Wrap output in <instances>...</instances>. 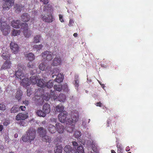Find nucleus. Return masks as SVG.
Returning a JSON list of instances; mask_svg holds the SVG:
<instances>
[{
	"instance_id": "obj_60",
	"label": "nucleus",
	"mask_w": 153,
	"mask_h": 153,
	"mask_svg": "<svg viewBox=\"0 0 153 153\" xmlns=\"http://www.w3.org/2000/svg\"><path fill=\"white\" fill-rule=\"evenodd\" d=\"M29 90H27V95L28 96H30L31 95V93L30 92H28Z\"/></svg>"
},
{
	"instance_id": "obj_22",
	"label": "nucleus",
	"mask_w": 153,
	"mask_h": 153,
	"mask_svg": "<svg viewBox=\"0 0 153 153\" xmlns=\"http://www.w3.org/2000/svg\"><path fill=\"white\" fill-rule=\"evenodd\" d=\"M37 131L40 136L42 137L46 135L47 133L46 131L43 127H39Z\"/></svg>"
},
{
	"instance_id": "obj_25",
	"label": "nucleus",
	"mask_w": 153,
	"mask_h": 153,
	"mask_svg": "<svg viewBox=\"0 0 153 153\" xmlns=\"http://www.w3.org/2000/svg\"><path fill=\"white\" fill-rule=\"evenodd\" d=\"M22 95V91L18 89L16 94L15 97L17 100L19 101L21 100Z\"/></svg>"
},
{
	"instance_id": "obj_56",
	"label": "nucleus",
	"mask_w": 153,
	"mask_h": 153,
	"mask_svg": "<svg viewBox=\"0 0 153 153\" xmlns=\"http://www.w3.org/2000/svg\"><path fill=\"white\" fill-rule=\"evenodd\" d=\"M23 103L25 105H27L29 103L28 101L25 100L23 101Z\"/></svg>"
},
{
	"instance_id": "obj_64",
	"label": "nucleus",
	"mask_w": 153,
	"mask_h": 153,
	"mask_svg": "<svg viewBox=\"0 0 153 153\" xmlns=\"http://www.w3.org/2000/svg\"><path fill=\"white\" fill-rule=\"evenodd\" d=\"M111 153H116L115 151L113 150H111Z\"/></svg>"
},
{
	"instance_id": "obj_50",
	"label": "nucleus",
	"mask_w": 153,
	"mask_h": 153,
	"mask_svg": "<svg viewBox=\"0 0 153 153\" xmlns=\"http://www.w3.org/2000/svg\"><path fill=\"white\" fill-rule=\"evenodd\" d=\"M27 66L30 68H34V66L32 62L30 61L27 64Z\"/></svg>"
},
{
	"instance_id": "obj_39",
	"label": "nucleus",
	"mask_w": 153,
	"mask_h": 153,
	"mask_svg": "<svg viewBox=\"0 0 153 153\" xmlns=\"http://www.w3.org/2000/svg\"><path fill=\"white\" fill-rule=\"evenodd\" d=\"M2 56L3 59L4 60H10V55L9 54L6 53H3L2 54Z\"/></svg>"
},
{
	"instance_id": "obj_14",
	"label": "nucleus",
	"mask_w": 153,
	"mask_h": 153,
	"mask_svg": "<svg viewBox=\"0 0 153 153\" xmlns=\"http://www.w3.org/2000/svg\"><path fill=\"white\" fill-rule=\"evenodd\" d=\"M25 5L21 4H16L14 6V9L16 13H19L21 12L22 9L25 7Z\"/></svg>"
},
{
	"instance_id": "obj_30",
	"label": "nucleus",
	"mask_w": 153,
	"mask_h": 153,
	"mask_svg": "<svg viewBox=\"0 0 153 153\" xmlns=\"http://www.w3.org/2000/svg\"><path fill=\"white\" fill-rule=\"evenodd\" d=\"M38 80V78L36 76H32L30 77L31 83L33 84H35L37 83V81Z\"/></svg>"
},
{
	"instance_id": "obj_59",
	"label": "nucleus",
	"mask_w": 153,
	"mask_h": 153,
	"mask_svg": "<svg viewBox=\"0 0 153 153\" xmlns=\"http://www.w3.org/2000/svg\"><path fill=\"white\" fill-rule=\"evenodd\" d=\"M4 129L3 126L2 125H0V131H2Z\"/></svg>"
},
{
	"instance_id": "obj_47",
	"label": "nucleus",
	"mask_w": 153,
	"mask_h": 153,
	"mask_svg": "<svg viewBox=\"0 0 153 153\" xmlns=\"http://www.w3.org/2000/svg\"><path fill=\"white\" fill-rule=\"evenodd\" d=\"M117 147L118 149L117 153H122L123 151V148L120 145L117 144Z\"/></svg>"
},
{
	"instance_id": "obj_49",
	"label": "nucleus",
	"mask_w": 153,
	"mask_h": 153,
	"mask_svg": "<svg viewBox=\"0 0 153 153\" xmlns=\"http://www.w3.org/2000/svg\"><path fill=\"white\" fill-rule=\"evenodd\" d=\"M74 136L75 138H78L81 136L80 132L76 131L74 133Z\"/></svg>"
},
{
	"instance_id": "obj_43",
	"label": "nucleus",
	"mask_w": 153,
	"mask_h": 153,
	"mask_svg": "<svg viewBox=\"0 0 153 153\" xmlns=\"http://www.w3.org/2000/svg\"><path fill=\"white\" fill-rule=\"evenodd\" d=\"M52 8L51 5L49 4H48L47 5H45L43 7V11H45L51 10Z\"/></svg>"
},
{
	"instance_id": "obj_2",
	"label": "nucleus",
	"mask_w": 153,
	"mask_h": 153,
	"mask_svg": "<svg viewBox=\"0 0 153 153\" xmlns=\"http://www.w3.org/2000/svg\"><path fill=\"white\" fill-rule=\"evenodd\" d=\"M36 131L32 127H30L27 132L26 134L22 136V140L24 142L27 141L31 142L35 137Z\"/></svg>"
},
{
	"instance_id": "obj_35",
	"label": "nucleus",
	"mask_w": 153,
	"mask_h": 153,
	"mask_svg": "<svg viewBox=\"0 0 153 153\" xmlns=\"http://www.w3.org/2000/svg\"><path fill=\"white\" fill-rule=\"evenodd\" d=\"M58 100L60 102H64L66 99L65 96L63 94H61L58 96Z\"/></svg>"
},
{
	"instance_id": "obj_4",
	"label": "nucleus",
	"mask_w": 153,
	"mask_h": 153,
	"mask_svg": "<svg viewBox=\"0 0 153 153\" xmlns=\"http://www.w3.org/2000/svg\"><path fill=\"white\" fill-rule=\"evenodd\" d=\"M17 67L18 70L17 71H16L15 75L18 78L21 79L25 76L24 74L23 73L22 70H25L26 68L24 65L21 64V63H19Z\"/></svg>"
},
{
	"instance_id": "obj_41",
	"label": "nucleus",
	"mask_w": 153,
	"mask_h": 153,
	"mask_svg": "<svg viewBox=\"0 0 153 153\" xmlns=\"http://www.w3.org/2000/svg\"><path fill=\"white\" fill-rule=\"evenodd\" d=\"M41 38L40 35L36 36L34 38V42L36 43L40 42Z\"/></svg>"
},
{
	"instance_id": "obj_13",
	"label": "nucleus",
	"mask_w": 153,
	"mask_h": 153,
	"mask_svg": "<svg viewBox=\"0 0 153 153\" xmlns=\"http://www.w3.org/2000/svg\"><path fill=\"white\" fill-rule=\"evenodd\" d=\"M51 95L46 93L44 96L43 99L45 100L48 101L50 98H52L53 100H55L57 98L56 94L54 93V91H53L51 93Z\"/></svg>"
},
{
	"instance_id": "obj_33",
	"label": "nucleus",
	"mask_w": 153,
	"mask_h": 153,
	"mask_svg": "<svg viewBox=\"0 0 153 153\" xmlns=\"http://www.w3.org/2000/svg\"><path fill=\"white\" fill-rule=\"evenodd\" d=\"M42 140L43 141L49 143L51 142V138L46 135V134L42 137Z\"/></svg>"
},
{
	"instance_id": "obj_36",
	"label": "nucleus",
	"mask_w": 153,
	"mask_h": 153,
	"mask_svg": "<svg viewBox=\"0 0 153 153\" xmlns=\"http://www.w3.org/2000/svg\"><path fill=\"white\" fill-rule=\"evenodd\" d=\"M53 82L54 81L53 80H49L47 83H46V87L48 88H51L53 85Z\"/></svg>"
},
{
	"instance_id": "obj_3",
	"label": "nucleus",
	"mask_w": 153,
	"mask_h": 153,
	"mask_svg": "<svg viewBox=\"0 0 153 153\" xmlns=\"http://www.w3.org/2000/svg\"><path fill=\"white\" fill-rule=\"evenodd\" d=\"M28 117L27 114H24L22 113H19L16 116L15 119L17 120H20L19 124L20 125L25 126L26 125L25 120Z\"/></svg>"
},
{
	"instance_id": "obj_27",
	"label": "nucleus",
	"mask_w": 153,
	"mask_h": 153,
	"mask_svg": "<svg viewBox=\"0 0 153 153\" xmlns=\"http://www.w3.org/2000/svg\"><path fill=\"white\" fill-rule=\"evenodd\" d=\"M48 130L51 133H54L56 131V127L53 125L49 124L48 127Z\"/></svg>"
},
{
	"instance_id": "obj_53",
	"label": "nucleus",
	"mask_w": 153,
	"mask_h": 153,
	"mask_svg": "<svg viewBox=\"0 0 153 153\" xmlns=\"http://www.w3.org/2000/svg\"><path fill=\"white\" fill-rule=\"evenodd\" d=\"M74 22L72 19H70L69 22V26H72L73 25Z\"/></svg>"
},
{
	"instance_id": "obj_16",
	"label": "nucleus",
	"mask_w": 153,
	"mask_h": 153,
	"mask_svg": "<svg viewBox=\"0 0 153 153\" xmlns=\"http://www.w3.org/2000/svg\"><path fill=\"white\" fill-rule=\"evenodd\" d=\"M30 19V16L27 13H23L20 16V19L23 22H27Z\"/></svg>"
},
{
	"instance_id": "obj_38",
	"label": "nucleus",
	"mask_w": 153,
	"mask_h": 153,
	"mask_svg": "<svg viewBox=\"0 0 153 153\" xmlns=\"http://www.w3.org/2000/svg\"><path fill=\"white\" fill-rule=\"evenodd\" d=\"M91 148L92 150L95 152H97V146L96 145L95 143L94 142H92L91 143Z\"/></svg>"
},
{
	"instance_id": "obj_8",
	"label": "nucleus",
	"mask_w": 153,
	"mask_h": 153,
	"mask_svg": "<svg viewBox=\"0 0 153 153\" xmlns=\"http://www.w3.org/2000/svg\"><path fill=\"white\" fill-rule=\"evenodd\" d=\"M42 56L43 59L48 61H51L54 57V54L53 53L50 51H46L42 53Z\"/></svg>"
},
{
	"instance_id": "obj_1",
	"label": "nucleus",
	"mask_w": 153,
	"mask_h": 153,
	"mask_svg": "<svg viewBox=\"0 0 153 153\" xmlns=\"http://www.w3.org/2000/svg\"><path fill=\"white\" fill-rule=\"evenodd\" d=\"M71 117L68 119L66 126V130L68 132L71 133L74 129V124L78 120L79 114L78 111H73L70 114Z\"/></svg>"
},
{
	"instance_id": "obj_19",
	"label": "nucleus",
	"mask_w": 153,
	"mask_h": 153,
	"mask_svg": "<svg viewBox=\"0 0 153 153\" xmlns=\"http://www.w3.org/2000/svg\"><path fill=\"white\" fill-rule=\"evenodd\" d=\"M12 63L10 60L6 61L2 65L1 69H2L10 68L11 66Z\"/></svg>"
},
{
	"instance_id": "obj_31",
	"label": "nucleus",
	"mask_w": 153,
	"mask_h": 153,
	"mask_svg": "<svg viewBox=\"0 0 153 153\" xmlns=\"http://www.w3.org/2000/svg\"><path fill=\"white\" fill-rule=\"evenodd\" d=\"M19 111V108L17 105H14L12 108L10 110L11 113H13L18 112Z\"/></svg>"
},
{
	"instance_id": "obj_34",
	"label": "nucleus",
	"mask_w": 153,
	"mask_h": 153,
	"mask_svg": "<svg viewBox=\"0 0 153 153\" xmlns=\"http://www.w3.org/2000/svg\"><path fill=\"white\" fill-rule=\"evenodd\" d=\"M54 89L56 91H60L62 90V86L59 83H58L57 84L54 85Z\"/></svg>"
},
{
	"instance_id": "obj_29",
	"label": "nucleus",
	"mask_w": 153,
	"mask_h": 153,
	"mask_svg": "<svg viewBox=\"0 0 153 153\" xmlns=\"http://www.w3.org/2000/svg\"><path fill=\"white\" fill-rule=\"evenodd\" d=\"M55 108L57 112H62L64 111V107L62 105L59 104L56 106Z\"/></svg>"
},
{
	"instance_id": "obj_15",
	"label": "nucleus",
	"mask_w": 153,
	"mask_h": 153,
	"mask_svg": "<svg viewBox=\"0 0 153 153\" xmlns=\"http://www.w3.org/2000/svg\"><path fill=\"white\" fill-rule=\"evenodd\" d=\"M62 62V60L60 56H56L53 60L52 65L53 66L58 65L61 64Z\"/></svg>"
},
{
	"instance_id": "obj_44",
	"label": "nucleus",
	"mask_w": 153,
	"mask_h": 153,
	"mask_svg": "<svg viewBox=\"0 0 153 153\" xmlns=\"http://www.w3.org/2000/svg\"><path fill=\"white\" fill-rule=\"evenodd\" d=\"M76 151L78 153H84V150L82 146H79L76 149Z\"/></svg>"
},
{
	"instance_id": "obj_17",
	"label": "nucleus",
	"mask_w": 153,
	"mask_h": 153,
	"mask_svg": "<svg viewBox=\"0 0 153 153\" xmlns=\"http://www.w3.org/2000/svg\"><path fill=\"white\" fill-rule=\"evenodd\" d=\"M42 110L46 115L50 113L51 108L49 104L46 103L44 104L42 107Z\"/></svg>"
},
{
	"instance_id": "obj_51",
	"label": "nucleus",
	"mask_w": 153,
	"mask_h": 153,
	"mask_svg": "<svg viewBox=\"0 0 153 153\" xmlns=\"http://www.w3.org/2000/svg\"><path fill=\"white\" fill-rule=\"evenodd\" d=\"M59 20L60 21L62 22H64V20L63 19V16L61 14H59Z\"/></svg>"
},
{
	"instance_id": "obj_18",
	"label": "nucleus",
	"mask_w": 153,
	"mask_h": 153,
	"mask_svg": "<svg viewBox=\"0 0 153 153\" xmlns=\"http://www.w3.org/2000/svg\"><path fill=\"white\" fill-rule=\"evenodd\" d=\"M22 81L21 82L20 84L24 87H26L30 85V82L28 78H24L22 79Z\"/></svg>"
},
{
	"instance_id": "obj_46",
	"label": "nucleus",
	"mask_w": 153,
	"mask_h": 153,
	"mask_svg": "<svg viewBox=\"0 0 153 153\" xmlns=\"http://www.w3.org/2000/svg\"><path fill=\"white\" fill-rule=\"evenodd\" d=\"M42 47L43 46L42 44L39 45H34L33 46L34 48L36 49L37 50L41 49Z\"/></svg>"
},
{
	"instance_id": "obj_7",
	"label": "nucleus",
	"mask_w": 153,
	"mask_h": 153,
	"mask_svg": "<svg viewBox=\"0 0 153 153\" xmlns=\"http://www.w3.org/2000/svg\"><path fill=\"white\" fill-rule=\"evenodd\" d=\"M4 1L2 5V8L4 10H9L14 4V0H3Z\"/></svg>"
},
{
	"instance_id": "obj_24",
	"label": "nucleus",
	"mask_w": 153,
	"mask_h": 153,
	"mask_svg": "<svg viewBox=\"0 0 153 153\" xmlns=\"http://www.w3.org/2000/svg\"><path fill=\"white\" fill-rule=\"evenodd\" d=\"M63 78L64 75L63 74H58L55 80L57 83H60L62 82Z\"/></svg>"
},
{
	"instance_id": "obj_32",
	"label": "nucleus",
	"mask_w": 153,
	"mask_h": 153,
	"mask_svg": "<svg viewBox=\"0 0 153 153\" xmlns=\"http://www.w3.org/2000/svg\"><path fill=\"white\" fill-rule=\"evenodd\" d=\"M63 147L62 145H57L54 150L55 153H62Z\"/></svg>"
},
{
	"instance_id": "obj_23",
	"label": "nucleus",
	"mask_w": 153,
	"mask_h": 153,
	"mask_svg": "<svg viewBox=\"0 0 153 153\" xmlns=\"http://www.w3.org/2000/svg\"><path fill=\"white\" fill-rule=\"evenodd\" d=\"M25 56L26 57L28 58V60L30 61H32L35 59V56L32 53H24Z\"/></svg>"
},
{
	"instance_id": "obj_42",
	"label": "nucleus",
	"mask_w": 153,
	"mask_h": 153,
	"mask_svg": "<svg viewBox=\"0 0 153 153\" xmlns=\"http://www.w3.org/2000/svg\"><path fill=\"white\" fill-rule=\"evenodd\" d=\"M74 85L75 86L78 88L79 86V79L78 76H76L75 77V79L74 82Z\"/></svg>"
},
{
	"instance_id": "obj_62",
	"label": "nucleus",
	"mask_w": 153,
	"mask_h": 153,
	"mask_svg": "<svg viewBox=\"0 0 153 153\" xmlns=\"http://www.w3.org/2000/svg\"><path fill=\"white\" fill-rule=\"evenodd\" d=\"M126 150L127 152H128V151H129V147H127L126 148Z\"/></svg>"
},
{
	"instance_id": "obj_40",
	"label": "nucleus",
	"mask_w": 153,
	"mask_h": 153,
	"mask_svg": "<svg viewBox=\"0 0 153 153\" xmlns=\"http://www.w3.org/2000/svg\"><path fill=\"white\" fill-rule=\"evenodd\" d=\"M20 33L19 30H16V29H13L11 33L12 35L14 36H17L20 34Z\"/></svg>"
},
{
	"instance_id": "obj_20",
	"label": "nucleus",
	"mask_w": 153,
	"mask_h": 153,
	"mask_svg": "<svg viewBox=\"0 0 153 153\" xmlns=\"http://www.w3.org/2000/svg\"><path fill=\"white\" fill-rule=\"evenodd\" d=\"M22 23L19 20H13L11 22V25L14 28H19Z\"/></svg>"
},
{
	"instance_id": "obj_45",
	"label": "nucleus",
	"mask_w": 153,
	"mask_h": 153,
	"mask_svg": "<svg viewBox=\"0 0 153 153\" xmlns=\"http://www.w3.org/2000/svg\"><path fill=\"white\" fill-rule=\"evenodd\" d=\"M6 109V107L4 102H2L0 103V110L4 111Z\"/></svg>"
},
{
	"instance_id": "obj_26",
	"label": "nucleus",
	"mask_w": 153,
	"mask_h": 153,
	"mask_svg": "<svg viewBox=\"0 0 153 153\" xmlns=\"http://www.w3.org/2000/svg\"><path fill=\"white\" fill-rule=\"evenodd\" d=\"M38 82H37V86L40 87L41 88H45L46 87V82L42 79H38Z\"/></svg>"
},
{
	"instance_id": "obj_48",
	"label": "nucleus",
	"mask_w": 153,
	"mask_h": 153,
	"mask_svg": "<svg viewBox=\"0 0 153 153\" xmlns=\"http://www.w3.org/2000/svg\"><path fill=\"white\" fill-rule=\"evenodd\" d=\"M10 123V121L8 119H5L4 120L3 123V125L4 126H7Z\"/></svg>"
},
{
	"instance_id": "obj_58",
	"label": "nucleus",
	"mask_w": 153,
	"mask_h": 153,
	"mask_svg": "<svg viewBox=\"0 0 153 153\" xmlns=\"http://www.w3.org/2000/svg\"><path fill=\"white\" fill-rule=\"evenodd\" d=\"M96 106L101 107L102 106V103L100 102H97L96 103Z\"/></svg>"
},
{
	"instance_id": "obj_10",
	"label": "nucleus",
	"mask_w": 153,
	"mask_h": 153,
	"mask_svg": "<svg viewBox=\"0 0 153 153\" xmlns=\"http://www.w3.org/2000/svg\"><path fill=\"white\" fill-rule=\"evenodd\" d=\"M10 47L11 51L14 53H16L19 51L18 45L14 42H11L10 45Z\"/></svg>"
},
{
	"instance_id": "obj_9",
	"label": "nucleus",
	"mask_w": 153,
	"mask_h": 153,
	"mask_svg": "<svg viewBox=\"0 0 153 153\" xmlns=\"http://www.w3.org/2000/svg\"><path fill=\"white\" fill-rule=\"evenodd\" d=\"M68 113L65 111L60 113L58 116V118L60 121L62 123H64L66 120Z\"/></svg>"
},
{
	"instance_id": "obj_21",
	"label": "nucleus",
	"mask_w": 153,
	"mask_h": 153,
	"mask_svg": "<svg viewBox=\"0 0 153 153\" xmlns=\"http://www.w3.org/2000/svg\"><path fill=\"white\" fill-rule=\"evenodd\" d=\"M56 127V130L59 133H62L64 132V127L60 123H56L55 125Z\"/></svg>"
},
{
	"instance_id": "obj_55",
	"label": "nucleus",
	"mask_w": 153,
	"mask_h": 153,
	"mask_svg": "<svg viewBox=\"0 0 153 153\" xmlns=\"http://www.w3.org/2000/svg\"><path fill=\"white\" fill-rule=\"evenodd\" d=\"M19 109H20L22 111H25L26 109V107L25 106H21L19 108Z\"/></svg>"
},
{
	"instance_id": "obj_52",
	"label": "nucleus",
	"mask_w": 153,
	"mask_h": 153,
	"mask_svg": "<svg viewBox=\"0 0 153 153\" xmlns=\"http://www.w3.org/2000/svg\"><path fill=\"white\" fill-rule=\"evenodd\" d=\"M72 144H73V146L74 147L75 149H76V148H77L78 147L77 146H78V144L76 142H75V141L73 142H72Z\"/></svg>"
},
{
	"instance_id": "obj_11",
	"label": "nucleus",
	"mask_w": 153,
	"mask_h": 153,
	"mask_svg": "<svg viewBox=\"0 0 153 153\" xmlns=\"http://www.w3.org/2000/svg\"><path fill=\"white\" fill-rule=\"evenodd\" d=\"M39 69L42 71L45 70L46 71H50L51 69V66L48 65L45 62H42L40 64L39 66Z\"/></svg>"
},
{
	"instance_id": "obj_61",
	"label": "nucleus",
	"mask_w": 153,
	"mask_h": 153,
	"mask_svg": "<svg viewBox=\"0 0 153 153\" xmlns=\"http://www.w3.org/2000/svg\"><path fill=\"white\" fill-rule=\"evenodd\" d=\"M73 36L74 37H76L78 36V34L77 33H74Z\"/></svg>"
},
{
	"instance_id": "obj_12",
	"label": "nucleus",
	"mask_w": 153,
	"mask_h": 153,
	"mask_svg": "<svg viewBox=\"0 0 153 153\" xmlns=\"http://www.w3.org/2000/svg\"><path fill=\"white\" fill-rule=\"evenodd\" d=\"M41 18L43 21L48 22H51L53 21V16L51 14H49L47 16L45 15L42 14Z\"/></svg>"
},
{
	"instance_id": "obj_63",
	"label": "nucleus",
	"mask_w": 153,
	"mask_h": 153,
	"mask_svg": "<svg viewBox=\"0 0 153 153\" xmlns=\"http://www.w3.org/2000/svg\"><path fill=\"white\" fill-rule=\"evenodd\" d=\"M56 121H57V119H55V118H53L52 120V121H53L55 122H56Z\"/></svg>"
},
{
	"instance_id": "obj_6",
	"label": "nucleus",
	"mask_w": 153,
	"mask_h": 153,
	"mask_svg": "<svg viewBox=\"0 0 153 153\" xmlns=\"http://www.w3.org/2000/svg\"><path fill=\"white\" fill-rule=\"evenodd\" d=\"M0 28L1 31L2 32V33L4 36L9 34L10 32V26L7 24L5 22H3L1 23Z\"/></svg>"
},
{
	"instance_id": "obj_57",
	"label": "nucleus",
	"mask_w": 153,
	"mask_h": 153,
	"mask_svg": "<svg viewBox=\"0 0 153 153\" xmlns=\"http://www.w3.org/2000/svg\"><path fill=\"white\" fill-rule=\"evenodd\" d=\"M36 69H34L32 71H30V74L32 75L36 73Z\"/></svg>"
},
{
	"instance_id": "obj_54",
	"label": "nucleus",
	"mask_w": 153,
	"mask_h": 153,
	"mask_svg": "<svg viewBox=\"0 0 153 153\" xmlns=\"http://www.w3.org/2000/svg\"><path fill=\"white\" fill-rule=\"evenodd\" d=\"M40 1L43 3L44 4H46L48 3V0H40Z\"/></svg>"
},
{
	"instance_id": "obj_28",
	"label": "nucleus",
	"mask_w": 153,
	"mask_h": 153,
	"mask_svg": "<svg viewBox=\"0 0 153 153\" xmlns=\"http://www.w3.org/2000/svg\"><path fill=\"white\" fill-rule=\"evenodd\" d=\"M36 114L40 117H45L46 115L44 111H42L41 109H38L36 110Z\"/></svg>"
},
{
	"instance_id": "obj_37",
	"label": "nucleus",
	"mask_w": 153,
	"mask_h": 153,
	"mask_svg": "<svg viewBox=\"0 0 153 153\" xmlns=\"http://www.w3.org/2000/svg\"><path fill=\"white\" fill-rule=\"evenodd\" d=\"M64 150L67 153L72 152L73 149L72 147L69 146V145H66L64 148Z\"/></svg>"
},
{
	"instance_id": "obj_5",
	"label": "nucleus",
	"mask_w": 153,
	"mask_h": 153,
	"mask_svg": "<svg viewBox=\"0 0 153 153\" xmlns=\"http://www.w3.org/2000/svg\"><path fill=\"white\" fill-rule=\"evenodd\" d=\"M21 30H22L24 36L26 38L30 37L31 31L28 29V25L26 22L22 23L21 25Z\"/></svg>"
}]
</instances>
